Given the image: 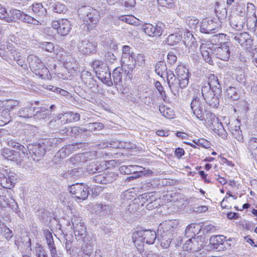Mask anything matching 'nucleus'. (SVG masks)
<instances>
[{
  "instance_id": "f257e3e1",
  "label": "nucleus",
  "mask_w": 257,
  "mask_h": 257,
  "mask_svg": "<svg viewBox=\"0 0 257 257\" xmlns=\"http://www.w3.org/2000/svg\"><path fill=\"white\" fill-rule=\"evenodd\" d=\"M178 225V221L176 220H166L161 223L158 228L157 234L158 239L163 248H167L172 241H175V238L177 234L174 232V230Z\"/></svg>"
},
{
  "instance_id": "f03ea898",
  "label": "nucleus",
  "mask_w": 257,
  "mask_h": 257,
  "mask_svg": "<svg viewBox=\"0 0 257 257\" xmlns=\"http://www.w3.org/2000/svg\"><path fill=\"white\" fill-rule=\"evenodd\" d=\"M55 139L43 140L38 144H29L28 149L32 158L39 161L44 156L46 151H49L56 144Z\"/></svg>"
},
{
  "instance_id": "7ed1b4c3",
  "label": "nucleus",
  "mask_w": 257,
  "mask_h": 257,
  "mask_svg": "<svg viewBox=\"0 0 257 257\" xmlns=\"http://www.w3.org/2000/svg\"><path fill=\"white\" fill-rule=\"evenodd\" d=\"M206 119L207 124L214 133L223 139L227 138V132L224 128L222 123L219 121L218 118L215 116L214 114L208 112L206 114Z\"/></svg>"
},
{
  "instance_id": "20e7f679",
  "label": "nucleus",
  "mask_w": 257,
  "mask_h": 257,
  "mask_svg": "<svg viewBox=\"0 0 257 257\" xmlns=\"http://www.w3.org/2000/svg\"><path fill=\"white\" fill-rule=\"evenodd\" d=\"M190 108L194 116L200 120L206 118L207 110L205 103L199 97H194L191 102Z\"/></svg>"
},
{
  "instance_id": "39448f33",
  "label": "nucleus",
  "mask_w": 257,
  "mask_h": 257,
  "mask_svg": "<svg viewBox=\"0 0 257 257\" xmlns=\"http://www.w3.org/2000/svg\"><path fill=\"white\" fill-rule=\"evenodd\" d=\"M201 93L204 100L210 106L213 108L218 107L219 104V98L222 93H217L210 90L209 87L207 86L206 87H201Z\"/></svg>"
},
{
  "instance_id": "423d86ee",
  "label": "nucleus",
  "mask_w": 257,
  "mask_h": 257,
  "mask_svg": "<svg viewBox=\"0 0 257 257\" xmlns=\"http://www.w3.org/2000/svg\"><path fill=\"white\" fill-rule=\"evenodd\" d=\"M16 181V173L10 169H4L0 173V184L3 188L11 189L14 186Z\"/></svg>"
},
{
  "instance_id": "0eeeda50",
  "label": "nucleus",
  "mask_w": 257,
  "mask_h": 257,
  "mask_svg": "<svg viewBox=\"0 0 257 257\" xmlns=\"http://www.w3.org/2000/svg\"><path fill=\"white\" fill-rule=\"evenodd\" d=\"M205 243V238L202 236L192 237L183 244V248L188 251H197L203 247Z\"/></svg>"
},
{
  "instance_id": "6e6552de",
  "label": "nucleus",
  "mask_w": 257,
  "mask_h": 257,
  "mask_svg": "<svg viewBox=\"0 0 257 257\" xmlns=\"http://www.w3.org/2000/svg\"><path fill=\"white\" fill-rule=\"evenodd\" d=\"M69 192L78 199L85 200L89 194V188L84 184L76 183L69 187Z\"/></svg>"
},
{
  "instance_id": "1a4fd4ad",
  "label": "nucleus",
  "mask_w": 257,
  "mask_h": 257,
  "mask_svg": "<svg viewBox=\"0 0 257 257\" xmlns=\"http://www.w3.org/2000/svg\"><path fill=\"white\" fill-rule=\"evenodd\" d=\"M79 52L84 55H90L97 52V43L87 40L79 41L77 44Z\"/></svg>"
},
{
  "instance_id": "9d476101",
  "label": "nucleus",
  "mask_w": 257,
  "mask_h": 257,
  "mask_svg": "<svg viewBox=\"0 0 257 257\" xmlns=\"http://www.w3.org/2000/svg\"><path fill=\"white\" fill-rule=\"evenodd\" d=\"M52 26L57 30V33L61 36H66L72 28L70 22L66 19H61L52 22Z\"/></svg>"
},
{
  "instance_id": "9b49d317",
  "label": "nucleus",
  "mask_w": 257,
  "mask_h": 257,
  "mask_svg": "<svg viewBox=\"0 0 257 257\" xmlns=\"http://www.w3.org/2000/svg\"><path fill=\"white\" fill-rule=\"evenodd\" d=\"M167 79L168 85L172 92L175 95L179 94L180 88H185L186 86H183L181 84V81L176 77L173 72L169 70L167 72Z\"/></svg>"
},
{
  "instance_id": "f8f14e48",
  "label": "nucleus",
  "mask_w": 257,
  "mask_h": 257,
  "mask_svg": "<svg viewBox=\"0 0 257 257\" xmlns=\"http://www.w3.org/2000/svg\"><path fill=\"white\" fill-rule=\"evenodd\" d=\"M163 27L164 25L161 23H158L156 26L151 24H145L142 27V30L150 37H158L162 34Z\"/></svg>"
},
{
  "instance_id": "ddd939ff",
  "label": "nucleus",
  "mask_w": 257,
  "mask_h": 257,
  "mask_svg": "<svg viewBox=\"0 0 257 257\" xmlns=\"http://www.w3.org/2000/svg\"><path fill=\"white\" fill-rule=\"evenodd\" d=\"M80 114L78 113H74L73 112H67L63 114H60L57 118L54 120H52L50 121V125H53V123L56 122L58 121V124L59 122H62L65 121L64 123L66 122H71L73 121H77L80 119Z\"/></svg>"
},
{
  "instance_id": "4468645a",
  "label": "nucleus",
  "mask_w": 257,
  "mask_h": 257,
  "mask_svg": "<svg viewBox=\"0 0 257 257\" xmlns=\"http://www.w3.org/2000/svg\"><path fill=\"white\" fill-rule=\"evenodd\" d=\"M231 37L234 41L245 49H248L252 44L250 35L246 32L235 33Z\"/></svg>"
},
{
  "instance_id": "2eb2a0df",
  "label": "nucleus",
  "mask_w": 257,
  "mask_h": 257,
  "mask_svg": "<svg viewBox=\"0 0 257 257\" xmlns=\"http://www.w3.org/2000/svg\"><path fill=\"white\" fill-rule=\"evenodd\" d=\"M230 43L226 42L216 48L214 50V53L216 57L224 61L228 60L230 56Z\"/></svg>"
},
{
  "instance_id": "dca6fc26",
  "label": "nucleus",
  "mask_w": 257,
  "mask_h": 257,
  "mask_svg": "<svg viewBox=\"0 0 257 257\" xmlns=\"http://www.w3.org/2000/svg\"><path fill=\"white\" fill-rule=\"evenodd\" d=\"M77 144H69L62 147L54 156V160L63 159L78 149Z\"/></svg>"
},
{
  "instance_id": "f3484780",
  "label": "nucleus",
  "mask_w": 257,
  "mask_h": 257,
  "mask_svg": "<svg viewBox=\"0 0 257 257\" xmlns=\"http://www.w3.org/2000/svg\"><path fill=\"white\" fill-rule=\"evenodd\" d=\"M217 28V24L212 20L205 19L201 24L200 31L202 33L209 34L214 33Z\"/></svg>"
},
{
  "instance_id": "a211bd4d",
  "label": "nucleus",
  "mask_w": 257,
  "mask_h": 257,
  "mask_svg": "<svg viewBox=\"0 0 257 257\" xmlns=\"http://www.w3.org/2000/svg\"><path fill=\"white\" fill-rule=\"evenodd\" d=\"M209 87V89L213 90L217 93H222L221 85L218 81V79L214 74L210 75L208 78V82L205 83L202 87Z\"/></svg>"
},
{
  "instance_id": "6ab92c4d",
  "label": "nucleus",
  "mask_w": 257,
  "mask_h": 257,
  "mask_svg": "<svg viewBox=\"0 0 257 257\" xmlns=\"http://www.w3.org/2000/svg\"><path fill=\"white\" fill-rule=\"evenodd\" d=\"M176 73L178 79L181 81L183 86H187L189 83V70L184 66L179 65L176 68Z\"/></svg>"
},
{
  "instance_id": "aec40b11",
  "label": "nucleus",
  "mask_w": 257,
  "mask_h": 257,
  "mask_svg": "<svg viewBox=\"0 0 257 257\" xmlns=\"http://www.w3.org/2000/svg\"><path fill=\"white\" fill-rule=\"evenodd\" d=\"M96 76L104 84H105L108 86H111L113 83L111 79V73L108 70V68H106V71H102L101 70H96Z\"/></svg>"
},
{
  "instance_id": "412c9836",
  "label": "nucleus",
  "mask_w": 257,
  "mask_h": 257,
  "mask_svg": "<svg viewBox=\"0 0 257 257\" xmlns=\"http://www.w3.org/2000/svg\"><path fill=\"white\" fill-rule=\"evenodd\" d=\"M2 156L7 160L16 163L21 161L20 153L8 148L4 149L2 152Z\"/></svg>"
},
{
  "instance_id": "4be33fe9",
  "label": "nucleus",
  "mask_w": 257,
  "mask_h": 257,
  "mask_svg": "<svg viewBox=\"0 0 257 257\" xmlns=\"http://www.w3.org/2000/svg\"><path fill=\"white\" fill-rule=\"evenodd\" d=\"M89 153L78 154L70 159V162L75 166L83 165L88 159Z\"/></svg>"
},
{
  "instance_id": "5701e85b",
  "label": "nucleus",
  "mask_w": 257,
  "mask_h": 257,
  "mask_svg": "<svg viewBox=\"0 0 257 257\" xmlns=\"http://www.w3.org/2000/svg\"><path fill=\"white\" fill-rule=\"evenodd\" d=\"M81 78L83 83L88 88L91 89L96 85V81L92 77L91 73L88 71L83 70L81 72Z\"/></svg>"
},
{
  "instance_id": "b1692460",
  "label": "nucleus",
  "mask_w": 257,
  "mask_h": 257,
  "mask_svg": "<svg viewBox=\"0 0 257 257\" xmlns=\"http://www.w3.org/2000/svg\"><path fill=\"white\" fill-rule=\"evenodd\" d=\"M27 61L31 70L33 72L41 68L44 65L42 61L34 55H29L27 57Z\"/></svg>"
},
{
  "instance_id": "393cba45",
  "label": "nucleus",
  "mask_w": 257,
  "mask_h": 257,
  "mask_svg": "<svg viewBox=\"0 0 257 257\" xmlns=\"http://www.w3.org/2000/svg\"><path fill=\"white\" fill-rule=\"evenodd\" d=\"M74 233L76 239L78 240H85V239L87 238V233L86 231V228L83 224L82 225L79 224L78 225L73 227Z\"/></svg>"
},
{
  "instance_id": "a878e982",
  "label": "nucleus",
  "mask_w": 257,
  "mask_h": 257,
  "mask_svg": "<svg viewBox=\"0 0 257 257\" xmlns=\"http://www.w3.org/2000/svg\"><path fill=\"white\" fill-rule=\"evenodd\" d=\"M231 26L235 30H241L244 26L245 19L244 17L240 16H235L232 17L230 19Z\"/></svg>"
},
{
  "instance_id": "bb28decb",
  "label": "nucleus",
  "mask_w": 257,
  "mask_h": 257,
  "mask_svg": "<svg viewBox=\"0 0 257 257\" xmlns=\"http://www.w3.org/2000/svg\"><path fill=\"white\" fill-rule=\"evenodd\" d=\"M83 21L86 25H95L98 22V15L95 10H91L84 17Z\"/></svg>"
},
{
  "instance_id": "cd10ccee",
  "label": "nucleus",
  "mask_w": 257,
  "mask_h": 257,
  "mask_svg": "<svg viewBox=\"0 0 257 257\" xmlns=\"http://www.w3.org/2000/svg\"><path fill=\"white\" fill-rule=\"evenodd\" d=\"M180 46H185L192 49L196 48L198 44L195 41L193 35L190 32L186 33L184 36V40L183 42L180 44Z\"/></svg>"
},
{
  "instance_id": "c85d7f7f",
  "label": "nucleus",
  "mask_w": 257,
  "mask_h": 257,
  "mask_svg": "<svg viewBox=\"0 0 257 257\" xmlns=\"http://www.w3.org/2000/svg\"><path fill=\"white\" fill-rule=\"evenodd\" d=\"M247 149L251 156L257 160V138L251 137L248 139Z\"/></svg>"
},
{
  "instance_id": "c756f323",
  "label": "nucleus",
  "mask_w": 257,
  "mask_h": 257,
  "mask_svg": "<svg viewBox=\"0 0 257 257\" xmlns=\"http://www.w3.org/2000/svg\"><path fill=\"white\" fill-rule=\"evenodd\" d=\"M141 234L143 235L144 241L148 244H153L157 237L155 231L150 230H141Z\"/></svg>"
},
{
  "instance_id": "7c9ffc66",
  "label": "nucleus",
  "mask_w": 257,
  "mask_h": 257,
  "mask_svg": "<svg viewBox=\"0 0 257 257\" xmlns=\"http://www.w3.org/2000/svg\"><path fill=\"white\" fill-rule=\"evenodd\" d=\"M92 209L96 214L100 216L108 214L110 213L111 211L109 206L99 204L94 205Z\"/></svg>"
},
{
  "instance_id": "2f4dec72",
  "label": "nucleus",
  "mask_w": 257,
  "mask_h": 257,
  "mask_svg": "<svg viewBox=\"0 0 257 257\" xmlns=\"http://www.w3.org/2000/svg\"><path fill=\"white\" fill-rule=\"evenodd\" d=\"M133 241L135 246L138 248L139 251L143 250V246L144 245L145 241H144L143 235L141 234V231L135 232L132 236Z\"/></svg>"
},
{
  "instance_id": "473e14b6",
  "label": "nucleus",
  "mask_w": 257,
  "mask_h": 257,
  "mask_svg": "<svg viewBox=\"0 0 257 257\" xmlns=\"http://www.w3.org/2000/svg\"><path fill=\"white\" fill-rule=\"evenodd\" d=\"M25 13L20 10L13 9L9 12V16L7 19V22H15L17 20H22Z\"/></svg>"
},
{
  "instance_id": "72a5a7b5",
  "label": "nucleus",
  "mask_w": 257,
  "mask_h": 257,
  "mask_svg": "<svg viewBox=\"0 0 257 257\" xmlns=\"http://www.w3.org/2000/svg\"><path fill=\"white\" fill-rule=\"evenodd\" d=\"M136 61L133 56L130 59L123 60L121 63L122 68L124 69V71L127 74L131 73L136 67Z\"/></svg>"
},
{
  "instance_id": "f704fd0d",
  "label": "nucleus",
  "mask_w": 257,
  "mask_h": 257,
  "mask_svg": "<svg viewBox=\"0 0 257 257\" xmlns=\"http://www.w3.org/2000/svg\"><path fill=\"white\" fill-rule=\"evenodd\" d=\"M138 97L142 102L147 105L153 104L154 99L153 98L152 93L150 91H140L138 93Z\"/></svg>"
},
{
  "instance_id": "c9c22d12",
  "label": "nucleus",
  "mask_w": 257,
  "mask_h": 257,
  "mask_svg": "<svg viewBox=\"0 0 257 257\" xmlns=\"http://www.w3.org/2000/svg\"><path fill=\"white\" fill-rule=\"evenodd\" d=\"M215 12L218 19L220 21L223 20L226 18L227 11L219 2L216 3Z\"/></svg>"
},
{
  "instance_id": "e433bc0d",
  "label": "nucleus",
  "mask_w": 257,
  "mask_h": 257,
  "mask_svg": "<svg viewBox=\"0 0 257 257\" xmlns=\"http://www.w3.org/2000/svg\"><path fill=\"white\" fill-rule=\"evenodd\" d=\"M200 230V225L195 223H191L186 227L185 233L187 236L189 237L198 234Z\"/></svg>"
},
{
  "instance_id": "4c0bfd02",
  "label": "nucleus",
  "mask_w": 257,
  "mask_h": 257,
  "mask_svg": "<svg viewBox=\"0 0 257 257\" xmlns=\"http://www.w3.org/2000/svg\"><path fill=\"white\" fill-rule=\"evenodd\" d=\"M19 116L29 118L35 116V107L28 106L22 108L18 112Z\"/></svg>"
},
{
  "instance_id": "58836bf2",
  "label": "nucleus",
  "mask_w": 257,
  "mask_h": 257,
  "mask_svg": "<svg viewBox=\"0 0 257 257\" xmlns=\"http://www.w3.org/2000/svg\"><path fill=\"white\" fill-rule=\"evenodd\" d=\"M18 104V102L13 100H7L0 102V107L2 108V111L8 112L13 110Z\"/></svg>"
},
{
  "instance_id": "ea45409f",
  "label": "nucleus",
  "mask_w": 257,
  "mask_h": 257,
  "mask_svg": "<svg viewBox=\"0 0 257 257\" xmlns=\"http://www.w3.org/2000/svg\"><path fill=\"white\" fill-rule=\"evenodd\" d=\"M122 70L123 68L119 67H116L113 70L112 76L113 79V83L114 85H120L122 82Z\"/></svg>"
},
{
  "instance_id": "a19ab883",
  "label": "nucleus",
  "mask_w": 257,
  "mask_h": 257,
  "mask_svg": "<svg viewBox=\"0 0 257 257\" xmlns=\"http://www.w3.org/2000/svg\"><path fill=\"white\" fill-rule=\"evenodd\" d=\"M32 10L37 16L44 18L47 14L46 8H44L41 3H36L32 5Z\"/></svg>"
},
{
  "instance_id": "79ce46f5",
  "label": "nucleus",
  "mask_w": 257,
  "mask_h": 257,
  "mask_svg": "<svg viewBox=\"0 0 257 257\" xmlns=\"http://www.w3.org/2000/svg\"><path fill=\"white\" fill-rule=\"evenodd\" d=\"M49 110L44 107H35V116L38 119H45L49 116Z\"/></svg>"
},
{
  "instance_id": "37998d69",
  "label": "nucleus",
  "mask_w": 257,
  "mask_h": 257,
  "mask_svg": "<svg viewBox=\"0 0 257 257\" xmlns=\"http://www.w3.org/2000/svg\"><path fill=\"white\" fill-rule=\"evenodd\" d=\"M156 73L161 77H163V75H166L167 76V68L166 64L164 61H159L156 64L155 66Z\"/></svg>"
},
{
  "instance_id": "c03bdc74",
  "label": "nucleus",
  "mask_w": 257,
  "mask_h": 257,
  "mask_svg": "<svg viewBox=\"0 0 257 257\" xmlns=\"http://www.w3.org/2000/svg\"><path fill=\"white\" fill-rule=\"evenodd\" d=\"M200 51L204 60L207 63L212 64L213 63V61L212 60L211 58V50L208 47L201 46L200 47Z\"/></svg>"
},
{
  "instance_id": "a18cd8bd",
  "label": "nucleus",
  "mask_w": 257,
  "mask_h": 257,
  "mask_svg": "<svg viewBox=\"0 0 257 257\" xmlns=\"http://www.w3.org/2000/svg\"><path fill=\"white\" fill-rule=\"evenodd\" d=\"M226 38V35L222 33L213 35L210 39V41L213 45L221 46L224 42Z\"/></svg>"
},
{
  "instance_id": "49530a36",
  "label": "nucleus",
  "mask_w": 257,
  "mask_h": 257,
  "mask_svg": "<svg viewBox=\"0 0 257 257\" xmlns=\"http://www.w3.org/2000/svg\"><path fill=\"white\" fill-rule=\"evenodd\" d=\"M159 111L163 116L168 119L173 118L175 116L173 110L167 106H160Z\"/></svg>"
},
{
  "instance_id": "de8ad7c7",
  "label": "nucleus",
  "mask_w": 257,
  "mask_h": 257,
  "mask_svg": "<svg viewBox=\"0 0 257 257\" xmlns=\"http://www.w3.org/2000/svg\"><path fill=\"white\" fill-rule=\"evenodd\" d=\"M83 243L81 245V250L82 252L86 255H90L93 252V246L90 242H89L88 238H86L85 240H82Z\"/></svg>"
},
{
  "instance_id": "09e8293b",
  "label": "nucleus",
  "mask_w": 257,
  "mask_h": 257,
  "mask_svg": "<svg viewBox=\"0 0 257 257\" xmlns=\"http://www.w3.org/2000/svg\"><path fill=\"white\" fill-rule=\"evenodd\" d=\"M36 75H38L42 79H49L50 77V73L47 68L44 65L41 68L38 69L34 72Z\"/></svg>"
},
{
  "instance_id": "8fccbe9b",
  "label": "nucleus",
  "mask_w": 257,
  "mask_h": 257,
  "mask_svg": "<svg viewBox=\"0 0 257 257\" xmlns=\"http://www.w3.org/2000/svg\"><path fill=\"white\" fill-rule=\"evenodd\" d=\"M237 91L236 88L230 86L226 90V95L228 98L236 100L239 98V95Z\"/></svg>"
},
{
  "instance_id": "3c124183",
  "label": "nucleus",
  "mask_w": 257,
  "mask_h": 257,
  "mask_svg": "<svg viewBox=\"0 0 257 257\" xmlns=\"http://www.w3.org/2000/svg\"><path fill=\"white\" fill-rule=\"evenodd\" d=\"M103 127V124L102 123L96 122L87 124L84 128L86 130V132H94L102 130Z\"/></svg>"
},
{
  "instance_id": "603ef678",
  "label": "nucleus",
  "mask_w": 257,
  "mask_h": 257,
  "mask_svg": "<svg viewBox=\"0 0 257 257\" xmlns=\"http://www.w3.org/2000/svg\"><path fill=\"white\" fill-rule=\"evenodd\" d=\"M182 37L177 34H171L168 36L167 43L170 46H174L181 42Z\"/></svg>"
},
{
  "instance_id": "864d4df0",
  "label": "nucleus",
  "mask_w": 257,
  "mask_h": 257,
  "mask_svg": "<svg viewBox=\"0 0 257 257\" xmlns=\"http://www.w3.org/2000/svg\"><path fill=\"white\" fill-rule=\"evenodd\" d=\"M64 67L69 71H75L77 69V63L73 58H70L69 61L64 62Z\"/></svg>"
},
{
  "instance_id": "5fc2aeb1",
  "label": "nucleus",
  "mask_w": 257,
  "mask_h": 257,
  "mask_svg": "<svg viewBox=\"0 0 257 257\" xmlns=\"http://www.w3.org/2000/svg\"><path fill=\"white\" fill-rule=\"evenodd\" d=\"M225 237L223 235H215L210 238V243L217 248L219 245L222 244Z\"/></svg>"
},
{
  "instance_id": "6e6d98bb",
  "label": "nucleus",
  "mask_w": 257,
  "mask_h": 257,
  "mask_svg": "<svg viewBox=\"0 0 257 257\" xmlns=\"http://www.w3.org/2000/svg\"><path fill=\"white\" fill-rule=\"evenodd\" d=\"M245 4L241 2V1L237 2L236 4L233 5V9L236 12V16L243 17L245 14Z\"/></svg>"
},
{
  "instance_id": "4d7b16f0",
  "label": "nucleus",
  "mask_w": 257,
  "mask_h": 257,
  "mask_svg": "<svg viewBox=\"0 0 257 257\" xmlns=\"http://www.w3.org/2000/svg\"><path fill=\"white\" fill-rule=\"evenodd\" d=\"M246 26L247 29L251 32H253L257 26V17H247L246 20Z\"/></svg>"
},
{
  "instance_id": "13d9d810",
  "label": "nucleus",
  "mask_w": 257,
  "mask_h": 257,
  "mask_svg": "<svg viewBox=\"0 0 257 257\" xmlns=\"http://www.w3.org/2000/svg\"><path fill=\"white\" fill-rule=\"evenodd\" d=\"M118 20L131 25H136L137 24V19L132 15L120 16L118 17Z\"/></svg>"
},
{
  "instance_id": "bf43d9fd",
  "label": "nucleus",
  "mask_w": 257,
  "mask_h": 257,
  "mask_svg": "<svg viewBox=\"0 0 257 257\" xmlns=\"http://www.w3.org/2000/svg\"><path fill=\"white\" fill-rule=\"evenodd\" d=\"M121 142L117 140H111L109 142L104 143L102 145L103 148H112L115 149H120Z\"/></svg>"
},
{
  "instance_id": "052dcab7",
  "label": "nucleus",
  "mask_w": 257,
  "mask_h": 257,
  "mask_svg": "<svg viewBox=\"0 0 257 257\" xmlns=\"http://www.w3.org/2000/svg\"><path fill=\"white\" fill-rule=\"evenodd\" d=\"M40 48L48 52H52L54 50V45L51 42H44L40 44Z\"/></svg>"
},
{
  "instance_id": "680f3d73",
  "label": "nucleus",
  "mask_w": 257,
  "mask_h": 257,
  "mask_svg": "<svg viewBox=\"0 0 257 257\" xmlns=\"http://www.w3.org/2000/svg\"><path fill=\"white\" fill-rule=\"evenodd\" d=\"M104 184L113 182L116 178L117 175L113 172H108L103 174Z\"/></svg>"
},
{
  "instance_id": "e2e57ef3",
  "label": "nucleus",
  "mask_w": 257,
  "mask_h": 257,
  "mask_svg": "<svg viewBox=\"0 0 257 257\" xmlns=\"http://www.w3.org/2000/svg\"><path fill=\"white\" fill-rule=\"evenodd\" d=\"M246 14L247 17H256V8L254 5L251 3H248L246 6Z\"/></svg>"
},
{
  "instance_id": "0e129e2a",
  "label": "nucleus",
  "mask_w": 257,
  "mask_h": 257,
  "mask_svg": "<svg viewBox=\"0 0 257 257\" xmlns=\"http://www.w3.org/2000/svg\"><path fill=\"white\" fill-rule=\"evenodd\" d=\"M22 21L25 23L37 25L41 24L38 20L25 13L23 17Z\"/></svg>"
},
{
  "instance_id": "69168bd1",
  "label": "nucleus",
  "mask_w": 257,
  "mask_h": 257,
  "mask_svg": "<svg viewBox=\"0 0 257 257\" xmlns=\"http://www.w3.org/2000/svg\"><path fill=\"white\" fill-rule=\"evenodd\" d=\"M6 49L9 54L11 55L13 59H16L20 56L19 53L14 49L12 44L8 43L7 45Z\"/></svg>"
},
{
  "instance_id": "338daca9",
  "label": "nucleus",
  "mask_w": 257,
  "mask_h": 257,
  "mask_svg": "<svg viewBox=\"0 0 257 257\" xmlns=\"http://www.w3.org/2000/svg\"><path fill=\"white\" fill-rule=\"evenodd\" d=\"M228 128L231 133L240 128V121L235 119L228 123Z\"/></svg>"
},
{
  "instance_id": "774afa93",
  "label": "nucleus",
  "mask_w": 257,
  "mask_h": 257,
  "mask_svg": "<svg viewBox=\"0 0 257 257\" xmlns=\"http://www.w3.org/2000/svg\"><path fill=\"white\" fill-rule=\"evenodd\" d=\"M53 11L55 13L63 14L67 11V8L64 5L58 3L53 6Z\"/></svg>"
}]
</instances>
